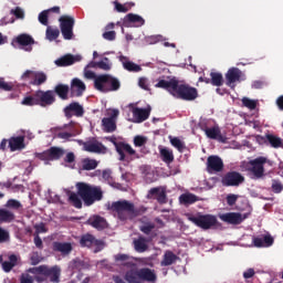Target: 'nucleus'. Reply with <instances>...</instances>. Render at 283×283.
<instances>
[{"instance_id": "19", "label": "nucleus", "mask_w": 283, "mask_h": 283, "mask_svg": "<svg viewBox=\"0 0 283 283\" xmlns=\"http://www.w3.org/2000/svg\"><path fill=\"white\" fill-rule=\"evenodd\" d=\"M240 78H242V71L238 67H231L226 73V85L233 90L235 83L240 82Z\"/></svg>"}, {"instance_id": "50", "label": "nucleus", "mask_w": 283, "mask_h": 283, "mask_svg": "<svg viewBox=\"0 0 283 283\" xmlns=\"http://www.w3.org/2000/svg\"><path fill=\"white\" fill-rule=\"evenodd\" d=\"M154 229H156V223L146 222L143 226H140L139 231H142V233H145V235H149L151 231H154Z\"/></svg>"}, {"instance_id": "44", "label": "nucleus", "mask_w": 283, "mask_h": 283, "mask_svg": "<svg viewBox=\"0 0 283 283\" xmlns=\"http://www.w3.org/2000/svg\"><path fill=\"white\" fill-rule=\"evenodd\" d=\"M96 240V237H94L91 233H86L81 237L80 244L81 247H87L88 249L94 247V241Z\"/></svg>"}, {"instance_id": "8", "label": "nucleus", "mask_w": 283, "mask_h": 283, "mask_svg": "<svg viewBox=\"0 0 283 283\" xmlns=\"http://www.w3.org/2000/svg\"><path fill=\"white\" fill-rule=\"evenodd\" d=\"M59 21L63 39H65V41H72L74 38V18L70 15H62Z\"/></svg>"}, {"instance_id": "38", "label": "nucleus", "mask_w": 283, "mask_h": 283, "mask_svg": "<svg viewBox=\"0 0 283 283\" xmlns=\"http://www.w3.org/2000/svg\"><path fill=\"white\" fill-rule=\"evenodd\" d=\"M198 200H200L198 198V196L190 193V192L182 193L179 197L180 205H185V206L193 205V203L198 202Z\"/></svg>"}, {"instance_id": "16", "label": "nucleus", "mask_w": 283, "mask_h": 283, "mask_svg": "<svg viewBox=\"0 0 283 283\" xmlns=\"http://www.w3.org/2000/svg\"><path fill=\"white\" fill-rule=\"evenodd\" d=\"M118 118V109H113L109 117L102 119V127L106 134L116 132V119Z\"/></svg>"}, {"instance_id": "24", "label": "nucleus", "mask_w": 283, "mask_h": 283, "mask_svg": "<svg viewBox=\"0 0 283 283\" xmlns=\"http://www.w3.org/2000/svg\"><path fill=\"white\" fill-rule=\"evenodd\" d=\"M203 132L208 138L211 140H218L219 143H227V138L222 136V132L220 130V127L213 126L210 128H203Z\"/></svg>"}, {"instance_id": "43", "label": "nucleus", "mask_w": 283, "mask_h": 283, "mask_svg": "<svg viewBox=\"0 0 283 283\" xmlns=\"http://www.w3.org/2000/svg\"><path fill=\"white\" fill-rule=\"evenodd\" d=\"M17 255L15 254H11L9 256V261H4L2 262V269L4 273H10V271H12V269H14V266H17Z\"/></svg>"}, {"instance_id": "34", "label": "nucleus", "mask_w": 283, "mask_h": 283, "mask_svg": "<svg viewBox=\"0 0 283 283\" xmlns=\"http://www.w3.org/2000/svg\"><path fill=\"white\" fill-rule=\"evenodd\" d=\"M44 83H48V74H45L43 71H35L33 81L30 82V85L40 87V85H44Z\"/></svg>"}, {"instance_id": "21", "label": "nucleus", "mask_w": 283, "mask_h": 283, "mask_svg": "<svg viewBox=\"0 0 283 283\" xmlns=\"http://www.w3.org/2000/svg\"><path fill=\"white\" fill-rule=\"evenodd\" d=\"M52 250L55 253H61L63 258H67L72 251H74V248L72 247V243L70 242H61V241H54L52 244Z\"/></svg>"}, {"instance_id": "37", "label": "nucleus", "mask_w": 283, "mask_h": 283, "mask_svg": "<svg viewBox=\"0 0 283 283\" xmlns=\"http://www.w3.org/2000/svg\"><path fill=\"white\" fill-rule=\"evenodd\" d=\"M120 61L123 63L124 70H127V72H142L143 67L140 65L129 61L125 56H120Z\"/></svg>"}, {"instance_id": "41", "label": "nucleus", "mask_w": 283, "mask_h": 283, "mask_svg": "<svg viewBox=\"0 0 283 283\" xmlns=\"http://www.w3.org/2000/svg\"><path fill=\"white\" fill-rule=\"evenodd\" d=\"M176 260H178V255L171 251H166L161 261V266H171V264H175Z\"/></svg>"}, {"instance_id": "53", "label": "nucleus", "mask_w": 283, "mask_h": 283, "mask_svg": "<svg viewBox=\"0 0 283 283\" xmlns=\"http://www.w3.org/2000/svg\"><path fill=\"white\" fill-rule=\"evenodd\" d=\"M271 190L273 193H282L283 184L279 179H272Z\"/></svg>"}, {"instance_id": "54", "label": "nucleus", "mask_w": 283, "mask_h": 283, "mask_svg": "<svg viewBox=\"0 0 283 283\" xmlns=\"http://www.w3.org/2000/svg\"><path fill=\"white\" fill-rule=\"evenodd\" d=\"M36 71H31L27 70L22 75H21V81H25L27 83H32L34 81V74Z\"/></svg>"}, {"instance_id": "10", "label": "nucleus", "mask_w": 283, "mask_h": 283, "mask_svg": "<svg viewBox=\"0 0 283 283\" xmlns=\"http://www.w3.org/2000/svg\"><path fill=\"white\" fill-rule=\"evenodd\" d=\"M35 98H38V105L40 107H50V105H54L56 103V95H54V91H36Z\"/></svg>"}, {"instance_id": "46", "label": "nucleus", "mask_w": 283, "mask_h": 283, "mask_svg": "<svg viewBox=\"0 0 283 283\" xmlns=\"http://www.w3.org/2000/svg\"><path fill=\"white\" fill-rule=\"evenodd\" d=\"M63 154H65V150H63V148L54 146L49 148L50 160H59L63 156Z\"/></svg>"}, {"instance_id": "35", "label": "nucleus", "mask_w": 283, "mask_h": 283, "mask_svg": "<svg viewBox=\"0 0 283 283\" xmlns=\"http://www.w3.org/2000/svg\"><path fill=\"white\" fill-rule=\"evenodd\" d=\"M148 196H157L156 200H157V202H159V205L167 203V192H165V190L160 191V188H151L148 191Z\"/></svg>"}, {"instance_id": "14", "label": "nucleus", "mask_w": 283, "mask_h": 283, "mask_svg": "<svg viewBox=\"0 0 283 283\" xmlns=\"http://www.w3.org/2000/svg\"><path fill=\"white\" fill-rule=\"evenodd\" d=\"M59 129L62 132L57 133V138H61L62 140H70V138H74V136H78V129H76V123L72 120L69 124H65L64 126L59 127Z\"/></svg>"}, {"instance_id": "9", "label": "nucleus", "mask_w": 283, "mask_h": 283, "mask_svg": "<svg viewBox=\"0 0 283 283\" xmlns=\"http://www.w3.org/2000/svg\"><path fill=\"white\" fill-rule=\"evenodd\" d=\"M266 157H258L247 164V170L253 174L254 178L260 179L264 177V165H266Z\"/></svg>"}, {"instance_id": "1", "label": "nucleus", "mask_w": 283, "mask_h": 283, "mask_svg": "<svg viewBox=\"0 0 283 283\" xmlns=\"http://www.w3.org/2000/svg\"><path fill=\"white\" fill-rule=\"evenodd\" d=\"M75 187L77 192L69 193V202L75 209H83V202L85 207H92L95 202L103 200V189L101 186L77 182Z\"/></svg>"}, {"instance_id": "2", "label": "nucleus", "mask_w": 283, "mask_h": 283, "mask_svg": "<svg viewBox=\"0 0 283 283\" xmlns=\"http://www.w3.org/2000/svg\"><path fill=\"white\" fill-rule=\"evenodd\" d=\"M108 209L114 216H117L118 220L122 221L132 220V218H136V216H138V211H136L134 203L127 200L114 201Z\"/></svg>"}, {"instance_id": "22", "label": "nucleus", "mask_w": 283, "mask_h": 283, "mask_svg": "<svg viewBox=\"0 0 283 283\" xmlns=\"http://www.w3.org/2000/svg\"><path fill=\"white\" fill-rule=\"evenodd\" d=\"M86 224L90 227H93V229H96L97 231H103L107 229V220L104 217H101L98 214H93L86 220Z\"/></svg>"}, {"instance_id": "40", "label": "nucleus", "mask_w": 283, "mask_h": 283, "mask_svg": "<svg viewBox=\"0 0 283 283\" xmlns=\"http://www.w3.org/2000/svg\"><path fill=\"white\" fill-rule=\"evenodd\" d=\"M210 84L214 87H222L224 85V77L220 72H211L210 73Z\"/></svg>"}, {"instance_id": "20", "label": "nucleus", "mask_w": 283, "mask_h": 283, "mask_svg": "<svg viewBox=\"0 0 283 283\" xmlns=\"http://www.w3.org/2000/svg\"><path fill=\"white\" fill-rule=\"evenodd\" d=\"M115 149L119 156V160L124 161L127 156H136V150L132 147V145L127 144V143H115Z\"/></svg>"}, {"instance_id": "63", "label": "nucleus", "mask_w": 283, "mask_h": 283, "mask_svg": "<svg viewBox=\"0 0 283 283\" xmlns=\"http://www.w3.org/2000/svg\"><path fill=\"white\" fill-rule=\"evenodd\" d=\"M35 229V235H39V233H48V228L45 227V223H36L34 226Z\"/></svg>"}, {"instance_id": "5", "label": "nucleus", "mask_w": 283, "mask_h": 283, "mask_svg": "<svg viewBox=\"0 0 283 283\" xmlns=\"http://www.w3.org/2000/svg\"><path fill=\"white\" fill-rule=\"evenodd\" d=\"M32 275H44V277H49L50 282L59 283L61 282V268L59 265H54L52 268L48 265H40L36 268H30L28 270Z\"/></svg>"}, {"instance_id": "42", "label": "nucleus", "mask_w": 283, "mask_h": 283, "mask_svg": "<svg viewBox=\"0 0 283 283\" xmlns=\"http://www.w3.org/2000/svg\"><path fill=\"white\" fill-rule=\"evenodd\" d=\"M98 167V161L96 159H90V158H84L82 159V167L83 171H92Z\"/></svg>"}, {"instance_id": "15", "label": "nucleus", "mask_w": 283, "mask_h": 283, "mask_svg": "<svg viewBox=\"0 0 283 283\" xmlns=\"http://www.w3.org/2000/svg\"><path fill=\"white\" fill-rule=\"evenodd\" d=\"M224 169V161L217 155H211L207 159V171L208 174H219Z\"/></svg>"}, {"instance_id": "55", "label": "nucleus", "mask_w": 283, "mask_h": 283, "mask_svg": "<svg viewBox=\"0 0 283 283\" xmlns=\"http://www.w3.org/2000/svg\"><path fill=\"white\" fill-rule=\"evenodd\" d=\"M50 19V13L46 10H43L42 12L39 13L38 15V21L42 25H48Z\"/></svg>"}, {"instance_id": "11", "label": "nucleus", "mask_w": 283, "mask_h": 283, "mask_svg": "<svg viewBox=\"0 0 283 283\" xmlns=\"http://www.w3.org/2000/svg\"><path fill=\"white\" fill-rule=\"evenodd\" d=\"M223 187H240L244 182V176L238 171H230L221 180Z\"/></svg>"}, {"instance_id": "64", "label": "nucleus", "mask_w": 283, "mask_h": 283, "mask_svg": "<svg viewBox=\"0 0 283 283\" xmlns=\"http://www.w3.org/2000/svg\"><path fill=\"white\" fill-rule=\"evenodd\" d=\"M20 283H34V279L30 274H22Z\"/></svg>"}, {"instance_id": "26", "label": "nucleus", "mask_w": 283, "mask_h": 283, "mask_svg": "<svg viewBox=\"0 0 283 283\" xmlns=\"http://www.w3.org/2000/svg\"><path fill=\"white\" fill-rule=\"evenodd\" d=\"M155 87H159L161 90H166L167 92H169V94H171V96H174L176 88L178 87V80L172 78L169 81L166 80H160Z\"/></svg>"}, {"instance_id": "33", "label": "nucleus", "mask_w": 283, "mask_h": 283, "mask_svg": "<svg viewBox=\"0 0 283 283\" xmlns=\"http://www.w3.org/2000/svg\"><path fill=\"white\" fill-rule=\"evenodd\" d=\"M15 218L17 216H14V212L6 208H0V224L14 222Z\"/></svg>"}, {"instance_id": "6", "label": "nucleus", "mask_w": 283, "mask_h": 283, "mask_svg": "<svg viewBox=\"0 0 283 283\" xmlns=\"http://www.w3.org/2000/svg\"><path fill=\"white\" fill-rule=\"evenodd\" d=\"M172 96L180 101H196V98H198V88L189 84H180L178 82Z\"/></svg>"}, {"instance_id": "29", "label": "nucleus", "mask_w": 283, "mask_h": 283, "mask_svg": "<svg viewBox=\"0 0 283 283\" xmlns=\"http://www.w3.org/2000/svg\"><path fill=\"white\" fill-rule=\"evenodd\" d=\"M54 96H59L61 101H67L70 98V85L67 84H57L54 86Z\"/></svg>"}, {"instance_id": "51", "label": "nucleus", "mask_w": 283, "mask_h": 283, "mask_svg": "<svg viewBox=\"0 0 283 283\" xmlns=\"http://www.w3.org/2000/svg\"><path fill=\"white\" fill-rule=\"evenodd\" d=\"M6 209H13L14 211H19L21 209L22 205L17 199H9L6 205Z\"/></svg>"}, {"instance_id": "57", "label": "nucleus", "mask_w": 283, "mask_h": 283, "mask_svg": "<svg viewBox=\"0 0 283 283\" xmlns=\"http://www.w3.org/2000/svg\"><path fill=\"white\" fill-rule=\"evenodd\" d=\"M93 247H95L94 253H101V251L105 249V241L95 238V241H93Z\"/></svg>"}, {"instance_id": "30", "label": "nucleus", "mask_w": 283, "mask_h": 283, "mask_svg": "<svg viewBox=\"0 0 283 283\" xmlns=\"http://www.w3.org/2000/svg\"><path fill=\"white\" fill-rule=\"evenodd\" d=\"M253 245L256 247V249H262L264 247H273V242H275V240L273 239V237H271V234L264 235V238H259V237H254L252 239Z\"/></svg>"}, {"instance_id": "23", "label": "nucleus", "mask_w": 283, "mask_h": 283, "mask_svg": "<svg viewBox=\"0 0 283 283\" xmlns=\"http://www.w3.org/2000/svg\"><path fill=\"white\" fill-rule=\"evenodd\" d=\"M13 43H18V45H21V48H25V52H32V45H34V38H32L28 33H22L13 40Z\"/></svg>"}, {"instance_id": "13", "label": "nucleus", "mask_w": 283, "mask_h": 283, "mask_svg": "<svg viewBox=\"0 0 283 283\" xmlns=\"http://www.w3.org/2000/svg\"><path fill=\"white\" fill-rule=\"evenodd\" d=\"M65 118H82L85 114V108L78 102H73L63 108Z\"/></svg>"}, {"instance_id": "47", "label": "nucleus", "mask_w": 283, "mask_h": 283, "mask_svg": "<svg viewBox=\"0 0 283 283\" xmlns=\"http://www.w3.org/2000/svg\"><path fill=\"white\" fill-rule=\"evenodd\" d=\"M170 145H172V147H175V149H177L180 154L187 149V146L178 137L170 138Z\"/></svg>"}, {"instance_id": "45", "label": "nucleus", "mask_w": 283, "mask_h": 283, "mask_svg": "<svg viewBox=\"0 0 283 283\" xmlns=\"http://www.w3.org/2000/svg\"><path fill=\"white\" fill-rule=\"evenodd\" d=\"M23 137H13L9 140V147L11 151H17V149H23Z\"/></svg>"}, {"instance_id": "27", "label": "nucleus", "mask_w": 283, "mask_h": 283, "mask_svg": "<svg viewBox=\"0 0 283 283\" xmlns=\"http://www.w3.org/2000/svg\"><path fill=\"white\" fill-rule=\"evenodd\" d=\"M84 149L91 154H105L107 150V148L99 142H86L84 143Z\"/></svg>"}, {"instance_id": "4", "label": "nucleus", "mask_w": 283, "mask_h": 283, "mask_svg": "<svg viewBox=\"0 0 283 283\" xmlns=\"http://www.w3.org/2000/svg\"><path fill=\"white\" fill-rule=\"evenodd\" d=\"M94 87L104 94L118 92V90H120V81L109 74H102L95 78Z\"/></svg>"}, {"instance_id": "7", "label": "nucleus", "mask_w": 283, "mask_h": 283, "mask_svg": "<svg viewBox=\"0 0 283 283\" xmlns=\"http://www.w3.org/2000/svg\"><path fill=\"white\" fill-rule=\"evenodd\" d=\"M188 220L192 222V224H196V227L205 230L211 229V227L218 224V219L211 214H188Z\"/></svg>"}, {"instance_id": "31", "label": "nucleus", "mask_w": 283, "mask_h": 283, "mask_svg": "<svg viewBox=\"0 0 283 283\" xmlns=\"http://www.w3.org/2000/svg\"><path fill=\"white\" fill-rule=\"evenodd\" d=\"M134 249L137 253H145L149 249V240L145 237H138L133 241Z\"/></svg>"}, {"instance_id": "28", "label": "nucleus", "mask_w": 283, "mask_h": 283, "mask_svg": "<svg viewBox=\"0 0 283 283\" xmlns=\"http://www.w3.org/2000/svg\"><path fill=\"white\" fill-rule=\"evenodd\" d=\"M130 23H134L136 25V28H140V27L145 25V19H143V17H140L138 14L128 13L124 18L125 28H129Z\"/></svg>"}, {"instance_id": "52", "label": "nucleus", "mask_w": 283, "mask_h": 283, "mask_svg": "<svg viewBox=\"0 0 283 283\" xmlns=\"http://www.w3.org/2000/svg\"><path fill=\"white\" fill-rule=\"evenodd\" d=\"M243 107H248V109H255L258 107V102L255 99H251L249 97H243L241 99Z\"/></svg>"}, {"instance_id": "60", "label": "nucleus", "mask_w": 283, "mask_h": 283, "mask_svg": "<svg viewBox=\"0 0 283 283\" xmlns=\"http://www.w3.org/2000/svg\"><path fill=\"white\" fill-rule=\"evenodd\" d=\"M10 13L14 14L15 19H24L25 18V13L23 12L21 7H17L15 9H11Z\"/></svg>"}, {"instance_id": "3", "label": "nucleus", "mask_w": 283, "mask_h": 283, "mask_svg": "<svg viewBox=\"0 0 283 283\" xmlns=\"http://www.w3.org/2000/svg\"><path fill=\"white\" fill-rule=\"evenodd\" d=\"M124 279L128 283H143V282H150L155 283L157 280L156 272L149 268H143L139 270H128Z\"/></svg>"}, {"instance_id": "25", "label": "nucleus", "mask_w": 283, "mask_h": 283, "mask_svg": "<svg viewBox=\"0 0 283 283\" xmlns=\"http://www.w3.org/2000/svg\"><path fill=\"white\" fill-rule=\"evenodd\" d=\"M260 140L263 143V145H270V147H273V149H280V147H282V138L273 134L260 136Z\"/></svg>"}, {"instance_id": "58", "label": "nucleus", "mask_w": 283, "mask_h": 283, "mask_svg": "<svg viewBox=\"0 0 283 283\" xmlns=\"http://www.w3.org/2000/svg\"><path fill=\"white\" fill-rule=\"evenodd\" d=\"M3 242H10V232L0 227V244Z\"/></svg>"}, {"instance_id": "49", "label": "nucleus", "mask_w": 283, "mask_h": 283, "mask_svg": "<svg viewBox=\"0 0 283 283\" xmlns=\"http://www.w3.org/2000/svg\"><path fill=\"white\" fill-rule=\"evenodd\" d=\"M22 105H27L29 107H32L34 105H39V99L36 98V93L33 94V96H27L22 99Z\"/></svg>"}, {"instance_id": "62", "label": "nucleus", "mask_w": 283, "mask_h": 283, "mask_svg": "<svg viewBox=\"0 0 283 283\" xmlns=\"http://www.w3.org/2000/svg\"><path fill=\"white\" fill-rule=\"evenodd\" d=\"M30 260H31L32 266H36V264H39L43 260V258H41V255H39V252H33L31 254Z\"/></svg>"}, {"instance_id": "61", "label": "nucleus", "mask_w": 283, "mask_h": 283, "mask_svg": "<svg viewBox=\"0 0 283 283\" xmlns=\"http://www.w3.org/2000/svg\"><path fill=\"white\" fill-rule=\"evenodd\" d=\"M146 144H147V137L135 136V138H134L135 147H143Z\"/></svg>"}, {"instance_id": "39", "label": "nucleus", "mask_w": 283, "mask_h": 283, "mask_svg": "<svg viewBox=\"0 0 283 283\" xmlns=\"http://www.w3.org/2000/svg\"><path fill=\"white\" fill-rule=\"evenodd\" d=\"M160 158L166 165H171L174 163V150L169 148L159 149Z\"/></svg>"}, {"instance_id": "12", "label": "nucleus", "mask_w": 283, "mask_h": 283, "mask_svg": "<svg viewBox=\"0 0 283 283\" xmlns=\"http://www.w3.org/2000/svg\"><path fill=\"white\" fill-rule=\"evenodd\" d=\"M128 109L132 112L133 117L135 118V123H145L147 118H149V114H151L150 108H139L136 104H128Z\"/></svg>"}, {"instance_id": "59", "label": "nucleus", "mask_w": 283, "mask_h": 283, "mask_svg": "<svg viewBox=\"0 0 283 283\" xmlns=\"http://www.w3.org/2000/svg\"><path fill=\"white\" fill-rule=\"evenodd\" d=\"M93 67H98L99 70H104L105 72H108V70H112V66L109 63L105 61L95 62Z\"/></svg>"}, {"instance_id": "48", "label": "nucleus", "mask_w": 283, "mask_h": 283, "mask_svg": "<svg viewBox=\"0 0 283 283\" xmlns=\"http://www.w3.org/2000/svg\"><path fill=\"white\" fill-rule=\"evenodd\" d=\"M61 34V31L59 29H54L52 27L46 28V39L49 41H56V38Z\"/></svg>"}, {"instance_id": "56", "label": "nucleus", "mask_w": 283, "mask_h": 283, "mask_svg": "<svg viewBox=\"0 0 283 283\" xmlns=\"http://www.w3.org/2000/svg\"><path fill=\"white\" fill-rule=\"evenodd\" d=\"M0 90L3 92H12V90H14V85L12 83L6 82L3 77H0Z\"/></svg>"}, {"instance_id": "18", "label": "nucleus", "mask_w": 283, "mask_h": 283, "mask_svg": "<svg viewBox=\"0 0 283 283\" xmlns=\"http://www.w3.org/2000/svg\"><path fill=\"white\" fill-rule=\"evenodd\" d=\"M85 90L86 86L83 81H81L78 77L73 78L70 87V98H78L83 96Z\"/></svg>"}, {"instance_id": "32", "label": "nucleus", "mask_w": 283, "mask_h": 283, "mask_svg": "<svg viewBox=\"0 0 283 283\" xmlns=\"http://www.w3.org/2000/svg\"><path fill=\"white\" fill-rule=\"evenodd\" d=\"M78 59L72 54H66L57 60H55V65L57 67H67L70 65H74Z\"/></svg>"}, {"instance_id": "17", "label": "nucleus", "mask_w": 283, "mask_h": 283, "mask_svg": "<svg viewBox=\"0 0 283 283\" xmlns=\"http://www.w3.org/2000/svg\"><path fill=\"white\" fill-rule=\"evenodd\" d=\"M248 218L249 214L242 216L240 212H227L220 216L222 222H227L228 224H242Z\"/></svg>"}, {"instance_id": "36", "label": "nucleus", "mask_w": 283, "mask_h": 283, "mask_svg": "<svg viewBox=\"0 0 283 283\" xmlns=\"http://www.w3.org/2000/svg\"><path fill=\"white\" fill-rule=\"evenodd\" d=\"M114 28H116V23L114 22L106 24L104 29L105 32L102 34L105 41H116V31H111V30H114Z\"/></svg>"}]
</instances>
